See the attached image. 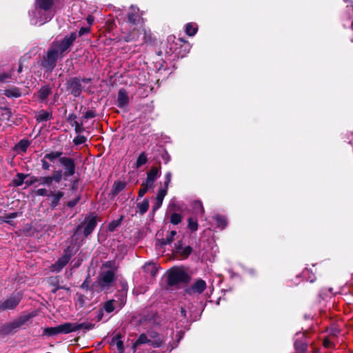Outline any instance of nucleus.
<instances>
[{
  "mask_svg": "<svg viewBox=\"0 0 353 353\" xmlns=\"http://www.w3.org/2000/svg\"><path fill=\"white\" fill-rule=\"evenodd\" d=\"M82 328H90V327L85 325L83 323H65L57 327H46L43 330V334L52 336L59 334H68Z\"/></svg>",
  "mask_w": 353,
  "mask_h": 353,
  "instance_id": "1",
  "label": "nucleus"
},
{
  "mask_svg": "<svg viewBox=\"0 0 353 353\" xmlns=\"http://www.w3.org/2000/svg\"><path fill=\"white\" fill-rule=\"evenodd\" d=\"M189 281L190 276L182 268H172L168 272V283L169 285L172 286L187 283Z\"/></svg>",
  "mask_w": 353,
  "mask_h": 353,
  "instance_id": "2",
  "label": "nucleus"
},
{
  "mask_svg": "<svg viewBox=\"0 0 353 353\" xmlns=\"http://www.w3.org/2000/svg\"><path fill=\"white\" fill-rule=\"evenodd\" d=\"M76 39V33H72L70 37L64 38L61 42H56L52 47L54 48L59 54L65 52Z\"/></svg>",
  "mask_w": 353,
  "mask_h": 353,
  "instance_id": "3",
  "label": "nucleus"
},
{
  "mask_svg": "<svg viewBox=\"0 0 353 353\" xmlns=\"http://www.w3.org/2000/svg\"><path fill=\"white\" fill-rule=\"evenodd\" d=\"M206 287L207 285L205 281L197 279L186 289V292L190 295L200 294L206 289Z\"/></svg>",
  "mask_w": 353,
  "mask_h": 353,
  "instance_id": "4",
  "label": "nucleus"
},
{
  "mask_svg": "<svg viewBox=\"0 0 353 353\" xmlns=\"http://www.w3.org/2000/svg\"><path fill=\"white\" fill-rule=\"evenodd\" d=\"M59 54L58 50L52 46L44 59L43 63V66L49 69L53 68Z\"/></svg>",
  "mask_w": 353,
  "mask_h": 353,
  "instance_id": "5",
  "label": "nucleus"
},
{
  "mask_svg": "<svg viewBox=\"0 0 353 353\" xmlns=\"http://www.w3.org/2000/svg\"><path fill=\"white\" fill-rule=\"evenodd\" d=\"M63 173L61 170L56 171L52 176H45L39 177L40 185H47L48 187L52 185L53 181L59 183L62 179Z\"/></svg>",
  "mask_w": 353,
  "mask_h": 353,
  "instance_id": "6",
  "label": "nucleus"
},
{
  "mask_svg": "<svg viewBox=\"0 0 353 353\" xmlns=\"http://www.w3.org/2000/svg\"><path fill=\"white\" fill-rule=\"evenodd\" d=\"M60 163L64 166L65 176H72L74 173L75 165L72 159L67 157H62L59 159Z\"/></svg>",
  "mask_w": 353,
  "mask_h": 353,
  "instance_id": "7",
  "label": "nucleus"
},
{
  "mask_svg": "<svg viewBox=\"0 0 353 353\" xmlns=\"http://www.w3.org/2000/svg\"><path fill=\"white\" fill-rule=\"evenodd\" d=\"M114 274L112 270L103 272L99 280V284L105 288L110 285L114 279Z\"/></svg>",
  "mask_w": 353,
  "mask_h": 353,
  "instance_id": "8",
  "label": "nucleus"
},
{
  "mask_svg": "<svg viewBox=\"0 0 353 353\" xmlns=\"http://www.w3.org/2000/svg\"><path fill=\"white\" fill-rule=\"evenodd\" d=\"M21 300V296H17L14 297H11L6 301H3L0 305V308L2 310H10L15 307Z\"/></svg>",
  "mask_w": 353,
  "mask_h": 353,
  "instance_id": "9",
  "label": "nucleus"
},
{
  "mask_svg": "<svg viewBox=\"0 0 353 353\" xmlns=\"http://www.w3.org/2000/svg\"><path fill=\"white\" fill-rule=\"evenodd\" d=\"M70 256L68 254L63 255L62 257L59 258L58 261L53 264L50 269L52 272H59L60 271L69 261Z\"/></svg>",
  "mask_w": 353,
  "mask_h": 353,
  "instance_id": "10",
  "label": "nucleus"
},
{
  "mask_svg": "<svg viewBox=\"0 0 353 353\" xmlns=\"http://www.w3.org/2000/svg\"><path fill=\"white\" fill-rule=\"evenodd\" d=\"M168 187L164 186V188H161L156 197V201L154 205H153V210H157L159 209L163 203V199L167 194Z\"/></svg>",
  "mask_w": 353,
  "mask_h": 353,
  "instance_id": "11",
  "label": "nucleus"
},
{
  "mask_svg": "<svg viewBox=\"0 0 353 353\" xmlns=\"http://www.w3.org/2000/svg\"><path fill=\"white\" fill-rule=\"evenodd\" d=\"M159 170L156 167L152 168L151 170L148 172L145 181V183H148V186H153L154 181L159 176Z\"/></svg>",
  "mask_w": 353,
  "mask_h": 353,
  "instance_id": "12",
  "label": "nucleus"
},
{
  "mask_svg": "<svg viewBox=\"0 0 353 353\" xmlns=\"http://www.w3.org/2000/svg\"><path fill=\"white\" fill-rule=\"evenodd\" d=\"M176 253L181 256L182 259L187 258L192 252V248L190 246L183 247L181 243L176 246Z\"/></svg>",
  "mask_w": 353,
  "mask_h": 353,
  "instance_id": "13",
  "label": "nucleus"
},
{
  "mask_svg": "<svg viewBox=\"0 0 353 353\" xmlns=\"http://www.w3.org/2000/svg\"><path fill=\"white\" fill-rule=\"evenodd\" d=\"M63 195L64 193L61 191L50 190V196L52 198L51 203L52 206H57Z\"/></svg>",
  "mask_w": 353,
  "mask_h": 353,
  "instance_id": "14",
  "label": "nucleus"
},
{
  "mask_svg": "<svg viewBox=\"0 0 353 353\" xmlns=\"http://www.w3.org/2000/svg\"><path fill=\"white\" fill-rule=\"evenodd\" d=\"M21 213L19 212H12L10 214H6L3 216H0V224L2 223H6L10 225H14V221L12 219L17 218Z\"/></svg>",
  "mask_w": 353,
  "mask_h": 353,
  "instance_id": "15",
  "label": "nucleus"
},
{
  "mask_svg": "<svg viewBox=\"0 0 353 353\" xmlns=\"http://www.w3.org/2000/svg\"><path fill=\"white\" fill-rule=\"evenodd\" d=\"M97 225V221L95 217L89 218L87 220L85 229H84V234L85 236L89 235L92 230L94 229Z\"/></svg>",
  "mask_w": 353,
  "mask_h": 353,
  "instance_id": "16",
  "label": "nucleus"
},
{
  "mask_svg": "<svg viewBox=\"0 0 353 353\" xmlns=\"http://www.w3.org/2000/svg\"><path fill=\"white\" fill-rule=\"evenodd\" d=\"M30 145V141L26 139L21 140L17 145H15L14 150L17 153L26 152Z\"/></svg>",
  "mask_w": 353,
  "mask_h": 353,
  "instance_id": "17",
  "label": "nucleus"
},
{
  "mask_svg": "<svg viewBox=\"0 0 353 353\" xmlns=\"http://www.w3.org/2000/svg\"><path fill=\"white\" fill-rule=\"evenodd\" d=\"M118 105L119 107L125 106L128 102L127 93L123 90H120L118 94Z\"/></svg>",
  "mask_w": 353,
  "mask_h": 353,
  "instance_id": "18",
  "label": "nucleus"
},
{
  "mask_svg": "<svg viewBox=\"0 0 353 353\" xmlns=\"http://www.w3.org/2000/svg\"><path fill=\"white\" fill-rule=\"evenodd\" d=\"M28 174H25L23 173H18L15 177L12 180V184L14 186H20L21 185L24 180L28 177Z\"/></svg>",
  "mask_w": 353,
  "mask_h": 353,
  "instance_id": "19",
  "label": "nucleus"
},
{
  "mask_svg": "<svg viewBox=\"0 0 353 353\" xmlns=\"http://www.w3.org/2000/svg\"><path fill=\"white\" fill-rule=\"evenodd\" d=\"M126 185V183L123 181H115L112 187V192L114 194H117L121 190H123Z\"/></svg>",
  "mask_w": 353,
  "mask_h": 353,
  "instance_id": "20",
  "label": "nucleus"
},
{
  "mask_svg": "<svg viewBox=\"0 0 353 353\" xmlns=\"http://www.w3.org/2000/svg\"><path fill=\"white\" fill-rule=\"evenodd\" d=\"M37 3L39 7L43 10H48L51 8L53 3L52 0H37Z\"/></svg>",
  "mask_w": 353,
  "mask_h": 353,
  "instance_id": "21",
  "label": "nucleus"
},
{
  "mask_svg": "<svg viewBox=\"0 0 353 353\" xmlns=\"http://www.w3.org/2000/svg\"><path fill=\"white\" fill-rule=\"evenodd\" d=\"M139 9L135 7H131L130 12L128 14V20L132 23H135L138 18Z\"/></svg>",
  "mask_w": 353,
  "mask_h": 353,
  "instance_id": "22",
  "label": "nucleus"
},
{
  "mask_svg": "<svg viewBox=\"0 0 353 353\" xmlns=\"http://www.w3.org/2000/svg\"><path fill=\"white\" fill-rule=\"evenodd\" d=\"M3 94L8 97H19L21 96L19 90L15 88L5 90Z\"/></svg>",
  "mask_w": 353,
  "mask_h": 353,
  "instance_id": "23",
  "label": "nucleus"
},
{
  "mask_svg": "<svg viewBox=\"0 0 353 353\" xmlns=\"http://www.w3.org/2000/svg\"><path fill=\"white\" fill-rule=\"evenodd\" d=\"M197 26L190 23L185 26V32L189 36H194L197 32Z\"/></svg>",
  "mask_w": 353,
  "mask_h": 353,
  "instance_id": "24",
  "label": "nucleus"
},
{
  "mask_svg": "<svg viewBox=\"0 0 353 353\" xmlns=\"http://www.w3.org/2000/svg\"><path fill=\"white\" fill-rule=\"evenodd\" d=\"M148 161L147 155L145 152H142L140 154V155L138 157L137 161H136V167L139 168L142 166L143 165L145 164Z\"/></svg>",
  "mask_w": 353,
  "mask_h": 353,
  "instance_id": "25",
  "label": "nucleus"
},
{
  "mask_svg": "<svg viewBox=\"0 0 353 353\" xmlns=\"http://www.w3.org/2000/svg\"><path fill=\"white\" fill-rule=\"evenodd\" d=\"M114 303L115 301L114 300L106 301L103 304V309L105 310V311L108 313L113 312L116 308V307L114 306Z\"/></svg>",
  "mask_w": 353,
  "mask_h": 353,
  "instance_id": "26",
  "label": "nucleus"
},
{
  "mask_svg": "<svg viewBox=\"0 0 353 353\" xmlns=\"http://www.w3.org/2000/svg\"><path fill=\"white\" fill-rule=\"evenodd\" d=\"M50 88L48 87V86H44L43 87L39 92V97L41 99V100H44L47 98V97L50 94Z\"/></svg>",
  "mask_w": 353,
  "mask_h": 353,
  "instance_id": "27",
  "label": "nucleus"
},
{
  "mask_svg": "<svg viewBox=\"0 0 353 353\" xmlns=\"http://www.w3.org/2000/svg\"><path fill=\"white\" fill-rule=\"evenodd\" d=\"M50 118V114L46 111H41L37 115V119L40 121H47Z\"/></svg>",
  "mask_w": 353,
  "mask_h": 353,
  "instance_id": "28",
  "label": "nucleus"
},
{
  "mask_svg": "<svg viewBox=\"0 0 353 353\" xmlns=\"http://www.w3.org/2000/svg\"><path fill=\"white\" fill-rule=\"evenodd\" d=\"M61 154V152H52L50 153L46 154L44 157L45 159H47L50 161H53L55 159L59 157Z\"/></svg>",
  "mask_w": 353,
  "mask_h": 353,
  "instance_id": "29",
  "label": "nucleus"
},
{
  "mask_svg": "<svg viewBox=\"0 0 353 353\" xmlns=\"http://www.w3.org/2000/svg\"><path fill=\"white\" fill-rule=\"evenodd\" d=\"M188 228L192 231H196L198 228L197 221L193 218L188 219Z\"/></svg>",
  "mask_w": 353,
  "mask_h": 353,
  "instance_id": "30",
  "label": "nucleus"
},
{
  "mask_svg": "<svg viewBox=\"0 0 353 353\" xmlns=\"http://www.w3.org/2000/svg\"><path fill=\"white\" fill-rule=\"evenodd\" d=\"M152 187V186H148V183L145 182L143 183L139 192V196L140 197L143 196L144 194L148 192V190Z\"/></svg>",
  "mask_w": 353,
  "mask_h": 353,
  "instance_id": "31",
  "label": "nucleus"
},
{
  "mask_svg": "<svg viewBox=\"0 0 353 353\" xmlns=\"http://www.w3.org/2000/svg\"><path fill=\"white\" fill-rule=\"evenodd\" d=\"M149 208V203L148 201H143L141 203L138 205V208L141 214H144Z\"/></svg>",
  "mask_w": 353,
  "mask_h": 353,
  "instance_id": "32",
  "label": "nucleus"
},
{
  "mask_svg": "<svg viewBox=\"0 0 353 353\" xmlns=\"http://www.w3.org/2000/svg\"><path fill=\"white\" fill-rule=\"evenodd\" d=\"M176 232L175 231H172L170 235L166 238V239H162L161 243L162 245L170 244L173 240L174 237L176 235Z\"/></svg>",
  "mask_w": 353,
  "mask_h": 353,
  "instance_id": "33",
  "label": "nucleus"
},
{
  "mask_svg": "<svg viewBox=\"0 0 353 353\" xmlns=\"http://www.w3.org/2000/svg\"><path fill=\"white\" fill-rule=\"evenodd\" d=\"M181 221V216L179 214L174 213L170 216V222L174 225Z\"/></svg>",
  "mask_w": 353,
  "mask_h": 353,
  "instance_id": "34",
  "label": "nucleus"
},
{
  "mask_svg": "<svg viewBox=\"0 0 353 353\" xmlns=\"http://www.w3.org/2000/svg\"><path fill=\"white\" fill-rule=\"evenodd\" d=\"M35 194L37 196H48L50 197V191L46 188H39L35 191Z\"/></svg>",
  "mask_w": 353,
  "mask_h": 353,
  "instance_id": "35",
  "label": "nucleus"
},
{
  "mask_svg": "<svg viewBox=\"0 0 353 353\" xmlns=\"http://www.w3.org/2000/svg\"><path fill=\"white\" fill-rule=\"evenodd\" d=\"M294 345L296 353H305L306 345L304 343L296 342Z\"/></svg>",
  "mask_w": 353,
  "mask_h": 353,
  "instance_id": "36",
  "label": "nucleus"
},
{
  "mask_svg": "<svg viewBox=\"0 0 353 353\" xmlns=\"http://www.w3.org/2000/svg\"><path fill=\"white\" fill-rule=\"evenodd\" d=\"M145 271H150V274L152 276H154L157 272L156 268L154 264L152 263H148L146 264L144 267Z\"/></svg>",
  "mask_w": 353,
  "mask_h": 353,
  "instance_id": "37",
  "label": "nucleus"
},
{
  "mask_svg": "<svg viewBox=\"0 0 353 353\" xmlns=\"http://www.w3.org/2000/svg\"><path fill=\"white\" fill-rule=\"evenodd\" d=\"M86 141V139L83 136H78L74 139V143L76 145H80L83 143H85Z\"/></svg>",
  "mask_w": 353,
  "mask_h": 353,
  "instance_id": "38",
  "label": "nucleus"
},
{
  "mask_svg": "<svg viewBox=\"0 0 353 353\" xmlns=\"http://www.w3.org/2000/svg\"><path fill=\"white\" fill-rule=\"evenodd\" d=\"M25 183L27 185H31L35 183H40L39 177L32 176L30 180H27Z\"/></svg>",
  "mask_w": 353,
  "mask_h": 353,
  "instance_id": "39",
  "label": "nucleus"
},
{
  "mask_svg": "<svg viewBox=\"0 0 353 353\" xmlns=\"http://www.w3.org/2000/svg\"><path fill=\"white\" fill-rule=\"evenodd\" d=\"M149 341L145 334H141L137 341V344L146 343Z\"/></svg>",
  "mask_w": 353,
  "mask_h": 353,
  "instance_id": "40",
  "label": "nucleus"
},
{
  "mask_svg": "<svg viewBox=\"0 0 353 353\" xmlns=\"http://www.w3.org/2000/svg\"><path fill=\"white\" fill-rule=\"evenodd\" d=\"M95 116H96L95 112L92 110H89L85 112V113L84 114V118L88 119L94 118Z\"/></svg>",
  "mask_w": 353,
  "mask_h": 353,
  "instance_id": "41",
  "label": "nucleus"
},
{
  "mask_svg": "<svg viewBox=\"0 0 353 353\" xmlns=\"http://www.w3.org/2000/svg\"><path fill=\"white\" fill-rule=\"evenodd\" d=\"M171 173L170 172H168L165 174V182H164V186H166V187H168L169 186V184L171 181Z\"/></svg>",
  "mask_w": 353,
  "mask_h": 353,
  "instance_id": "42",
  "label": "nucleus"
},
{
  "mask_svg": "<svg viewBox=\"0 0 353 353\" xmlns=\"http://www.w3.org/2000/svg\"><path fill=\"white\" fill-rule=\"evenodd\" d=\"M47 159L45 157L41 160L42 168L45 170H48L50 169V164L46 161Z\"/></svg>",
  "mask_w": 353,
  "mask_h": 353,
  "instance_id": "43",
  "label": "nucleus"
},
{
  "mask_svg": "<svg viewBox=\"0 0 353 353\" xmlns=\"http://www.w3.org/2000/svg\"><path fill=\"white\" fill-rule=\"evenodd\" d=\"M103 267L107 268H111V269H115L116 268L115 264L112 261H108V262H106L103 265Z\"/></svg>",
  "mask_w": 353,
  "mask_h": 353,
  "instance_id": "44",
  "label": "nucleus"
},
{
  "mask_svg": "<svg viewBox=\"0 0 353 353\" xmlns=\"http://www.w3.org/2000/svg\"><path fill=\"white\" fill-rule=\"evenodd\" d=\"M119 224V222H112L109 224L108 228L110 231H113Z\"/></svg>",
  "mask_w": 353,
  "mask_h": 353,
  "instance_id": "45",
  "label": "nucleus"
},
{
  "mask_svg": "<svg viewBox=\"0 0 353 353\" xmlns=\"http://www.w3.org/2000/svg\"><path fill=\"white\" fill-rule=\"evenodd\" d=\"M90 30V28H81L79 30V36H81L85 33L89 32Z\"/></svg>",
  "mask_w": 353,
  "mask_h": 353,
  "instance_id": "46",
  "label": "nucleus"
},
{
  "mask_svg": "<svg viewBox=\"0 0 353 353\" xmlns=\"http://www.w3.org/2000/svg\"><path fill=\"white\" fill-rule=\"evenodd\" d=\"M116 344H117V349L119 350V351L123 352V342L118 339L116 341Z\"/></svg>",
  "mask_w": 353,
  "mask_h": 353,
  "instance_id": "47",
  "label": "nucleus"
},
{
  "mask_svg": "<svg viewBox=\"0 0 353 353\" xmlns=\"http://www.w3.org/2000/svg\"><path fill=\"white\" fill-rule=\"evenodd\" d=\"M79 201V199L77 198L76 199L73 200V201H70L68 203V206L69 207H73Z\"/></svg>",
  "mask_w": 353,
  "mask_h": 353,
  "instance_id": "48",
  "label": "nucleus"
},
{
  "mask_svg": "<svg viewBox=\"0 0 353 353\" xmlns=\"http://www.w3.org/2000/svg\"><path fill=\"white\" fill-rule=\"evenodd\" d=\"M87 21H88V23L90 25H92L93 23V21H94V18L92 16H88L87 17Z\"/></svg>",
  "mask_w": 353,
  "mask_h": 353,
  "instance_id": "49",
  "label": "nucleus"
},
{
  "mask_svg": "<svg viewBox=\"0 0 353 353\" xmlns=\"http://www.w3.org/2000/svg\"><path fill=\"white\" fill-rule=\"evenodd\" d=\"M81 90L79 88H77L76 90H72V92L74 96H78L80 94Z\"/></svg>",
  "mask_w": 353,
  "mask_h": 353,
  "instance_id": "50",
  "label": "nucleus"
},
{
  "mask_svg": "<svg viewBox=\"0 0 353 353\" xmlns=\"http://www.w3.org/2000/svg\"><path fill=\"white\" fill-rule=\"evenodd\" d=\"M144 34H145V37H144V41H148V34H147V32L146 31L144 30ZM150 36L148 35V39H150Z\"/></svg>",
  "mask_w": 353,
  "mask_h": 353,
  "instance_id": "51",
  "label": "nucleus"
},
{
  "mask_svg": "<svg viewBox=\"0 0 353 353\" xmlns=\"http://www.w3.org/2000/svg\"><path fill=\"white\" fill-rule=\"evenodd\" d=\"M309 270L308 269H305L303 272V274L304 276H306L308 274H309Z\"/></svg>",
  "mask_w": 353,
  "mask_h": 353,
  "instance_id": "52",
  "label": "nucleus"
},
{
  "mask_svg": "<svg viewBox=\"0 0 353 353\" xmlns=\"http://www.w3.org/2000/svg\"><path fill=\"white\" fill-rule=\"evenodd\" d=\"M314 279H315V277H314V275L308 276V280H309L310 282H313V281H314Z\"/></svg>",
  "mask_w": 353,
  "mask_h": 353,
  "instance_id": "53",
  "label": "nucleus"
},
{
  "mask_svg": "<svg viewBox=\"0 0 353 353\" xmlns=\"http://www.w3.org/2000/svg\"><path fill=\"white\" fill-rule=\"evenodd\" d=\"M323 344L325 347H330V341L327 340H325Z\"/></svg>",
  "mask_w": 353,
  "mask_h": 353,
  "instance_id": "54",
  "label": "nucleus"
},
{
  "mask_svg": "<svg viewBox=\"0 0 353 353\" xmlns=\"http://www.w3.org/2000/svg\"><path fill=\"white\" fill-rule=\"evenodd\" d=\"M8 78H9L8 76H4V77L0 76V81H4L6 79H8Z\"/></svg>",
  "mask_w": 353,
  "mask_h": 353,
  "instance_id": "55",
  "label": "nucleus"
},
{
  "mask_svg": "<svg viewBox=\"0 0 353 353\" xmlns=\"http://www.w3.org/2000/svg\"><path fill=\"white\" fill-rule=\"evenodd\" d=\"M21 70H22V68H21V65H19V72H21Z\"/></svg>",
  "mask_w": 353,
  "mask_h": 353,
  "instance_id": "56",
  "label": "nucleus"
},
{
  "mask_svg": "<svg viewBox=\"0 0 353 353\" xmlns=\"http://www.w3.org/2000/svg\"><path fill=\"white\" fill-rule=\"evenodd\" d=\"M226 225V223L224 222L223 228H224Z\"/></svg>",
  "mask_w": 353,
  "mask_h": 353,
  "instance_id": "57",
  "label": "nucleus"
},
{
  "mask_svg": "<svg viewBox=\"0 0 353 353\" xmlns=\"http://www.w3.org/2000/svg\"><path fill=\"white\" fill-rule=\"evenodd\" d=\"M78 129V124H77L76 130Z\"/></svg>",
  "mask_w": 353,
  "mask_h": 353,
  "instance_id": "58",
  "label": "nucleus"
},
{
  "mask_svg": "<svg viewBox=\"0 0 353 353\" xmlns=\"http://www.w3.org/2000/svg\"><path fill=\"white\" fill-rule=\"evenodd\" d=\"M1 212V210H0V213Z\"/></svg>",
  "mask_w": 353,
  "mask_h": 353,
  "instance_id": "59",
  "label": "nucleus"
}]
</instances>
